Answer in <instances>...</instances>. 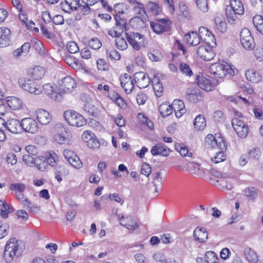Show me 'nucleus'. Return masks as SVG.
Here are the masks:
<instances>
[{
  "label": "nucleus",
  "mask_w": 263,
  "mask_h": 263,
  "mask_svg": "<svg viewBox=\"0 0 263 263\" xmlns=\"http://www.w3.org/2000/svg\"><path fill=\"white\" fill-rule=\"evenodd\" d=\"M71 0H65L60 3V7L62 10L66 13H70L72 11Z\"/></svg>",
  "instance_id": "603ef678"
},
{
  "label": "nucleus",
  "mask_w": 263,
  "mask_h": 263,
  "mask_svg": "<svg viewBox=\"0 0 263 263\" xmlns=\"http://www.w3.org/2000/svg\"><path fill=\"white\" fill-rule=\"evenodd\" d=\"M246 77L248 80L255 83L259 82L261 80L259 73L254 69H249L247 71Z\"/></svg>",
  "instance_id": "b1692460"
},
{
  "label": "nucleus",
  "mask_w": 263,
  "mask_h": 263,
  "mask_svg": "<svg viewBox=\"0 0 263 263\" xmlns=\"http://www.w3.org/2000/svg\"><path fill=\"white\" fill-rule=\"evenodd\" d=\"M20 86L24 90L35 95H38L42 92V88L35 82L29 79H21L19 80Z\"/></svg>",
  "instance_id": "20e7f679"
},
{
  "label": "nucleus",
  "mask_w": 263,
  "mask_h": 263,
  "mask_svg": "<svg viewBox=\"0 0 263 263\" xmlns=\"http://www.w3.org/2000/svg\"><path fill=\"white\" fill-rule=\"evenodd\" d=\"M175 149L179 152L180 154L182 157H192V154L191 153H189V151L187 146L184 145L182 144H177L175 145Z\"/></svg>",
  "instance_id": "58836bf2"
},
{
  "label": "nucleus",
  "mask_w": 263,
  "mask_h": 263,
  "mask_svg": "<svg viewBox=\"0 0 263 263\" xmlns=\"http://www.w3.org/2000/svg\"><path fill=\"white\" fill-rule=\"evenodd\" d=\"M64 117L67 122L72 126L79 127L86 123V121L83 116L74 110L65 111L64 113Z\"/></svg>",
  "instance_id": "7ed1b4c3"
},
{
  "label": "nucleus",
  "mask_w": 263,
  "mask_h": 263,
  "mask_svg": "<svg viewBox=\"0 0 263 263\" xmlns=\"http://www.w3.org/2000/svg\"><path fill=\"white\" fill-rule=\"evenodd\" d=\"M97 65L98 69L100 70L106 71L108 69V65L106 61L102 59H99L97 60Z\"/></svg>",
  "instance_id": "0e129e2a"
},
{
  "label": "nucleus",
  "mask_w": 263,
  "mask_h": 263,
  "mask_svg": "<svg viewBox=\"0 0 263 263\" xmlns=\"http://www.w3.org/2000/svg\"><path fill=\"white\" fill-rule=\"evenodd\" d=\"M232 124L234 130L239 137L244 138L247 136L249 133V127L244 120L234 118L232 120Z\"/></svg>",
  "instance_id": "423d86ee"
},
{
  "label": "nucleus",
  "mask_w": 263,
  "mask_h": 263,
  "mask_svg": "<svg viewBox=\"0 0 263 263\" xmlns=\"http://www.w3.org/2000/svg\"><path fill=\"white\" fill-rule=\"evenodd\" d=\"M60 88L65 92H68L76 87L74 79L70 76H66L59 82Z\"/></svg>",
  "instance_id": "ddd939ff"
},
{
  "label": "nucleus",
  "mask_w": 263,
  "mask_h": 263,
  "mask_svg": "<svg viewBox=\"0 0 263 263\" xmlns=\"http://www.w3.org/2000/svg\"><path fill=\"white\" fill-rule=\"evenodd\" d=\"M206 125L205 118L202 115L196 116L194 121V126L195 128L198 130H202L204 129Z\"/></svg>",
  "instance_id": "c9c22d12"
},
{
  "label": "nucleus",
  "mask_w": 263,
  "mask_h": 263,
  "mask_svg": "<svg viewBox=\"0 0 263 263\" xmlns=\"http://www.w3.org/2000/svg\"><path fill=\"white\" fill-rule=\"evenodd\" d=\"M6 102L8 106L13 110H19L23 107L22 101L20 99L15 97H8Z\"/></svg>",
  "instance_id": "4be33fe9"
},
{
  "label": "nucleus",
  "mask_w": 263,
  "mask_h": 263,
  "mask_svg": "<svg viewBox=\"0 0 263 263\" xmlns=\"http://www.w3.org/2000/svg\"><path fill=\"white\" fill-rule=\"evenodd\" d=\"M146 9L149 11L153 15L159 14L162 11V8L156 3L149 2L146 5Z\"/></svg>",
  "instance_id": "2f4dec72"
},
{
  "label": "nucleus",
  "mask_w": 263,
  "mask_h": 263,
  "mask_svg": "<svg viewBox=\"0 0 263 263\" xmlns=\"http://www.w3.org/2000/svg\"><path fill=\"white\" fill-rule=\"evenodd\" d=\"M87 146L91 149H98L100 147V144L99 140L97 139L96 135L93 138L88 141Z\"/></svg>",
  "instance_id": "6e6d98bb"
},
{
  "label": "nucleus",
  "mask_w": 263,
  "mask_h": 263,
  "mask_svg": "<svg viewBox=\"0 0 263 263\" xmlns=\"http://www.w3.org/2000/svg\"><path fill=\"white\" fill-rule=\"evenodd\" d=\"M67 49L70 53H75L79 50L78 45L73 41L70 42L67 44Z\"/></svg>",
  "instance_id": "680f3d73"
},
{
  "label": "nucleus",
  "mask_w": 263,
  "mask_h": 263,
  "mask_svg": "<svg viewBox=\"0 0 263 263\" xmlns=\"http://www.w3.org/2000/svg\"><path fill=\"white\" fill-rule=\"evenodd\" d=\"M253 23L256 29L263 34V16L256 15L253 17Z\"/></svg>",
  "instance_id": "ea45409f"
},
{
  "label": "nucleus",
  "mask_w": 263,
  "mask_h": 263,
  "mask_svg": "<svg viewBox=\"0 0 263 263\" xmlns=\"http://www.w3.org/2000/svg\"><path fill=\"white\" fill-rule=\"evenodd\" d=\"M10 190L15 192V196L23 194L26 189V186L22 183H12L9 185Z\"/></svg>",
  "instance_id": "473e14b6"
},
{
  "label": "nucleus",
  "mask_w": 263,
  "mask_h": 263,
  "mask_svg": "<svg viewBox=\"0 0 263 263\" xmlns=\"http://www.w3.org/2000/svg\"><path fill=\"white\" fill-rule=\"evenodd\" d=\"M125 35L128 42L132 46L133 48L136 50H139L142 46V44L139 43L138 41L135 40V37H132V35H130L127 33H126Z\"/></svg>",
  "instance_id": "79ce46f5"
},
{
  "label": "nucleus",
  "mask_w": 263,
  "mask_h": 263,
  "mask_svg": "<svg viewBox=\"0 0 263 263\" xmlns=\"http://www.w3.org/2000/svg\"><path fill=\"white\" fill-rule=\"evenodd\" d=\"M68 162L76 168H80L83 166L82 161L76 154L68 161Z\"/></svg>",
  "instance_id": "c03bdc74"
},
{
  "label": "nucleus",
  "mask_w": 263,
  "mask_h": 263,
  "mask_svg": "<svg viewBox=\"0 0 263 263\" xmlns=\"http://www.w3.org/2000/svg\"><path fill=\"white\" fill-rule=\"evenodd\" d=\"M36 118L38 121L43 125H47L51 121V117L49 112L43 109H39L36 111Z\"/></svg>",
  "instance_id": "6ab92c4d"
},
{
  "label": "nucleus",
  "mask_w": 263,
  "mask_h": 263,
  "mask_svg": "<svg viewBox=\"0 0 263 263\" xmlns=\"http://www.w3.org/2000/svg\"><path fill=\"white\" fill-rule=\"evenodd\" d=\"M137 6L134 8L135 14L138 15V17H142L145 14L144 5L141 3H137Z\"/></svg>",
  "instance_id": "8fccbe9b"
},
{
  "label": "nucleus",
  "mask_w": 263,
  "mask_h": 263,
  "mask_svg": "<svg viewBox=\"0 0 263 263\" xmlns=\"http://www.w3.org/2000/svg\"><path fill=\"white\" fill-rule=\"evenodd\" d=\"M193 236L199 242H205L208 239V232L203 228L197 227L194 231Z\"/></svg>",
  "instance_id": "5701e85b"
},
{
  "label": "nucleus",
  "mask_w": 263,
  "mask_h": 263,
  "mask_svg": "<svg viewBox=\"0 0 263 263\" xmlns=\"http://www.w3.org/2000/svg\"><path fill=\"white\" fill-rule=\"evenodd\" d=\"M186 99L190 102L197 103L203 100V95L197 87H191L187 89L186 94Z\"/></svg>",
  "instance_id": "f8f14e48"
},
{
  "label": "nucleus",
  "mask_w": 263,
  "mask_h": 263,
  "mask_svg": "<svg viewBox=\"0 0 263 263\" xmlns=\"http://www.w3.org/2000/svg\"><path fill=\"white\" fill-rule=\"evenodd\" d=\"M228 7H232L238 15L243 14L244 13L243 6L240 0H230V6Z\"/></svg>",
  "instance_id": "bb28decb"
},
{
  "label": "nucleus",
  "mask_w": 263,
  "mask_h": 263,
  "mask_svg": "<svg viewBox=\"0 0 263 263\" xmlns=\"http://www.w3.org/2000/svg\"><path fill=\"white\" fill-rule=\"evenodd\" d=\"M215 22L217 29L221 32H224L227 30V24L222 15L217 16L215 18Z\"/></svg>",
  "instance_id": "72a5a7b5"
},
{
  "label": "nucleus",
  "mask_w": 263,
  "mask_h": 263,
  "mask_svg": "<svg viewBox=\"0 0 263 263\" xmlns=\"http://www.w3.org/2000/svg\"><path fill=\"white\" fill-rule=\"evenodd\" d=\"M170 21L166 20H158L155 22H151L150 25L153 31L160 34L168 31L170 29Z\"/></svg>",
  "instance_id": "1a4fd4ad"
},
{
  "label": "nucleus",
  "mask_w": 263,
  "mask_h": 263,
  "mask_svg": "<svg viewBox=\"0 0 263 263\" xmlns=\"http://www.w3.org/2000/svg\"><path fill=\"white\" fill-rule=\"evenodd\" d=\"M180 71L186 76H191L193 75V72L190 69L189 66L185 63H181L180 64Z\"/></svg>",
  "instance_id": "864d4df0"
},
{
  "label": "nucleus",
  "mask_w": 263,
  "mask_h": 263,
  "mask_svg": "<svg viewBox=\"0 0 263 263\" xmlns=\"http://www.w3.org/2000/svg\"><path fill=\"white\" fill-rule=\"evenodd\" d=\"M204 142L205 144L210 145L212 148L216 146V144H217V141L212 134H209L205 137Z\"/></svg>",
  "instance_id": "5fc2aeb1"
},
{
  "label": "nucleus",
  "mask_w": 263,
  "mask_h": 263,
  "mask_svg": "<svg viewBox=\"0 0 263 263\" xmlns=\"http://www.w3.org/2000/svg\"><path fill=\"white\" fill-rule=\"evenodd\" d=\"M226 14L228 22L231 24H234L237 18L238 14L235 13L232 7H228V6L226 8Z\"/></svg>",
  "instance_id": "f704fd0d"
},
{
  "label": "nucleus",
  "mask_w": 263,
  "mask_h": 263,
  "mask_svg": "<svg viewBox=\"0 0 263 263\" xmlns=\"http://www.w3.org/2000/svg\"><path fill=\"white\" fill-rule=\"evenodd\" d=\"M197 83L200 88L207 91H211L214 88V86L211 81L203 76H199L197 78Z\"/></svg>",
  "instance_id": "412c9836"
},
{
  "label": "nucleus",
  "mask_w": 263,
  "mask_h": 263,
  "mask_svg": "<svg viewBox=\"0 0 263 263\" xmlns=\"http://www.w3.org/2000/svg\"><path fill=\"white\" fill-rule=\"evenodd\" d=\"M261 155V152L259 148H253L249 152L250 158L254 159H258Z\"/></svg>",
  "instance_id": "052dcab7"
},
{
  "label": "nucleus",
  "mask_w": 263,
  "mask_h": 263,
  "mask_svg": "<svg viewBox=\"0 0 263 263\" xmlns=\"http://www.w3.org/2000/svg\"><path fill=\"white\" fill-rule=\"evenodd\" d=\"M120 36L116 37V45L117 47L120 50H124L127 49V44L126 40L123 38L120 37Z\"/></svg>",
  "instance_id": "49530a36"
},
{
  "label": "nucleus",
  "mask_w": 263,
  "mask_h": 263,
  "mask_svg": "<svg viewBox=\"0 0 263 263\" xmlns=\"http://www.w3.org/2000/svg\"><path fill=\"white\" fill-rule=\"evenodd\" d=\"M34 166L40 171H44L48 166L46 158L43 156L36 157Z\"/></svg>",
  "instance_id": "c756f323"
},
{
  "label": "nucleus",
  "mask_w": 263,
  "mask_h": 263,
  "mask_svg": "<svg viewBox=\"0 0 263 263\" xmlns=\"http://www.w3.org/2000/svg\"><path fill=\"white\" fill-rule=\"evenodd\" d=\"M6 160L8 163L11 164L12 165L16 164L17 161L16 155L13 153H9L7 154Z\"/></svg>",
  "instance_id": "69168bd1"
},
{
  "label": "nucleus",
  "mask_w": 263,
  "mask_h": 263,
  "mask_svg": "<svg viewBox=\"0 0 263 263\" xmlns=\"http://www.w3.org/2000/svg\"><path fill=\"white\" fill-rule=\"evenodd\" d=\"M10 30L6 27H0V46L6 47L10 44Z\"/></svg>",
  "instance_id": "a211bd4d"
},
{
  "label": "nucleus",
  "mask_w": 263,
  "mask_h": 263,
  "mask_svg": "<svg viewBox=\"0 0 263 263\" xmlns=\"http://www.w3.org/2000/svg\"><path fill=\"white\" fill-rule=\"evenodd\" d=\"M243 253L246 259L249 262L256 263L258 261V256L256 253L250 248H245Z\"/></svg>",
  "instance_id": "393cba45"
},
{
  "label": "nucleus",
  "mask_w": 263,
  "mask_h": 263,
  "mask_svg": "<svg viewBox=\"0 0 263 263\" xmlns=\"http://www.w3.org/2000/svg\"><path fill=\"white\" fill-rule=\"evenodd\" d=\"M42 90L48 95L50 98L53 100H57L59 94L54 89L53 86L50 84H46L43 86Z\"/></svg>",
  "instance_id": "a878e982"
},
{
  "label": "nucleus",
  "mask_w": 263,
  "mask_h": 263,
  "mask_svg": "<svg viewBox=\"0 0 263 263\" xmlns=\"http://www.w3.org/2000/svg\"><path fill=\"white\" fill-rule=\"evenodd\" d=\"M210 71L216 78L220 79L224 77L227 73L231 75L235 74L234 69L227 63L212 64L210 67Z\"/></svg>",
  "instance_id": "f03ea898"
},
{
  "label": "nucleus",
  "mask_w": 263,
  "mask_h": 263,
  "mask_svg": "<svg viewBox=\"0 0 263 263\" xmlns=\"http://www.w3.org/2000/svg\"><path fill=\"white\" fill-rule=\"evenodd\" d=\"M58 157L57 155L53 152L49 153V155L48 158H46V161L47 164L53 166L58 160Z\"/></svg>",
  "instance_id": "4d7b16f0"
},
{
  "label": "nucleus",
  "mask_w": 263,
  "mask_h": 263,
  "mask_svg": "<svg viewBox=\"0 0 263 263\" xmlns=\"http://www.w3.org/2000/svg\"><path fill=\"white\" fill-rule=\"evenodd\" d=\"M45 73V70L43 67L36 66L31 69L30 74L35 80H40L44 77Z\"/></svg>",
  "instance_id": "c85d7f7f"
},
{
  "label": "nucleus",
  "mask_w": 263,
  "mask_h": 263,
  "mask_svg": "<svg viewBox=\"0 0 263 263\" xmlns=\"http://www.w3.org/2000/svg\"><path fill=\"white\" fill-rule=\"evenodd\" d=\"M201 37L196 32L191 31L185 34L184 36V40L190 45L196 46L201 41Z\"/></svg>",
  "instance_id": "aec40b11"
},
{
  "label": "nucleus",
  "mask_w": 263,
  "mask_h": 263,
  "mask_svg": "<svg viewBox=\"0 0 263 263\" xmlns=\"http://www.w3.org/2000/svg\"><path fill=\"white\" fill-rule=\"evenodd\" d=\"M134 81L137 86L140 89H142L148 86L151 79L147 73L140 71L135 73Z\"/></svg>",
  "instance_id": "9d476101"
},
{
  "label": "nucleus",
  "mask_w": 263,
  "mask_h": 263,
  "mask_svg": "<svg viewBox=\"0 0 263 263\" xmlns=\"http://www.w3.org/2000/svg\"><path fill=\"white\" fill-rule=\"evenodd\" d=\"M215 45L210 42V45L206 44L205 45L200 46L197 50V53L202 59L208 61H210L215 57V53L212 47Z\"/></svg>",
  "instance_id": "6e6552de"
},
{
  "label": "nucleus",
  "mask_w": 263,
  "mask_h": 263,
  "mask_svg": "<svg viewBox=\"0 0 263 263\" xmlns=\"http://www.w3.org/2000/svg\"><path fill=\"white\" fill-rule=\"evenodd\" d=\"M88 45L91 49L97 50L101 47L102 43L98 38L93 37L89 40Z\"/></svg>",
  "instance_id": "3c124183"
},
{
  "label": "nucleus",
  "mask_w": 263,
  "mask_h": 263,
  "mask_svg": "<svg viewBox=\"0 0 263 263\" xmlns=\"http://www.w3.org/2000/svg\"><path fill=\"white\" fill-rule=\"evenodd\" d=\"M151 153L153 156L160 155L166 157L169 155L170 149L164 144L159 143L152 146Z\"/></svg>",
  "instance_id": "dca6fc26"
},
{
  "label": "nucleus",
  "mask_w": 263,
  "mask_h": 263,
  "mask_svg": "<svg viewBox=\"0 0 263 263\" xmlns=\"http://www.w3.org/2000/svg\"><path fill=\"white\" fill-rule=\"evenodd\" d=\"M9 226L8 223L0 221V239H2L8 234Z\"/></svg>",
  "instance_id": "de8ad7c7"
},
{
  "label": "nucleus",
  "mask_w": 263,
  "mask_h": 263,
  "mask_svg": "<svg viewBox=\"0 0 263 263\" xmlns=\"http://www.w3.org/2000/svg\"><path fill=\"white\" fill-rule=\"evenodd\" d=\"M116 24L114 27L108 31V34L112 37L121 36L124 30L126 29V21L118 14L114 15Z\"/></svg>",
  "instance_id": "39448f33"
},
{
  "label": "nucleus",
  "mask_w": 263,
  "mask_h": 263,
  "mask_svg": "<svg viewBox=\"0 0 263 263\" xmlns=\"http://www.w3.org/2000/svg\"><path fill=\"white\" fill-rule=\"evenodd\" d=\"M67 135V132L64 130V132L55 134L54 136V139L60 144L68 143L69 140Z\"/></svg>",
  "instance_id": "e433bc0d"
},
{
  "label": "nucleus",
  "mask_w": 263,
  "mask_h": 263,
  "mask_svg": "<svg viewBox=\"0 0 263 263\" xmlns=\"http://www.w3.org/2000/svg\"><path fill=\"white\" fill-rule=\"evenodd\" d=\"M162 178L160 172H157L154 174L153 183L155 187L161 186L162 184Z\"/></svg>",
  "instance_id": "13d9d810"
},
{
  "label": "nucleus",
  "mask_w": 263,
  "mask_h": 263,
  "mask_svg": "<svg viewBox=\"0 0 263 263\" xmlns=\"http://www.w3.org/2000/svg\"><path fill=\"white\" fill-rule=\"evenodd\" d=\"M173 110V105L166 103H162L159 107V112L163 118L167 117L171 115Z\"/></svg>",
  "instance_id": "cd10ccee"
},
{
  "label": "nucleus",
  "mask_w": 263,
  "mask_h": 263,
  "mask_svg": "<svg viewBox=\"0 0 263 263\" xmlns=\"http://www.w3.org/2000/svg\"><path fill=\"white\" fill-rule=\"evenodd\" d=\"M119 219L120 221V224L128 230H134L138 227L137 222L133 219L132 216L125 217L123 215L121 217H119Z\"/></svg>",
  "instance_id": "f3484780"
},
{
  "label": "nucleus",
  "mask_w": 263,
  "mask_h": 263,
  "mask_svg": "<svg viewBox=\"0 0 263 263\" xmlns=\"http://www.w3.org/2000/svg\"><path fill=\"white\" fill-rule=\"evenodd\" d=\"M36 157L34 158L33 155L24 154L23 156V162L28 166L34 167Z\"/></svg>",
  "instance_id": "a18cd8bd"
},
{
  "label": "nucleus",
  "mask_w": 263,
  "mask_h": 263,
  "mask_svg": "<svg viewBox=\"0 0 263 263\" xmlns=\"http://www.w3.org/2000/svg\"><path fill=\"white\" fill-rule=\"evenodd\" d=\"M195 2L197 7L201 11L206 12L208 11L207 0H195Z\"/></svg>",
  "instance_id": "09e8293b"
},
{
  "label": "nucleus",
  "mask_w": 263,
  "mask_h": 263,
  "mask_svg": "<svg viewBox=\"0 0 263 263\" xmlns=\"http://www.w3.org/2000/svg\"><path fill=\"white\" fill-rule=\"evenodd\" d=\"M129 35H132L133 37H135L138 42L142 44V46H144V36L138 32H131Z\"/></svg>",
  "instance_id": "338daca9"
},
{
  "label": "nucleus",
  "mask_w": 263,
  "mask_h": 263,
  "mask_svg": "<svg viewBox=\"0 0 263 263\" xmlns=\"http://www.w3.org/2000/svg\"><path fill=\"white\" fill-rule=\"evenodd\" d=\"M205 259L207 263H217L219 258L213 251H208L205 254Z\"/></svg>",
  "instance_id": "a19ab883"
},
{
  "label": "nucleus",
  "mask_w": 263,
  "mask_h": 263,
  "mask_svg": "<svg viewBox=\"0 0 263 263\" xmlns=\"http://www.w3.org/2000/svg\"><path fill=\"white\" fill-rule=\"evenodd\" d=\"M25 249L24 243L12 237L7 242L3 253V258L7 263L20 257Z\"/></svg>",
  "instance_id": "f257e3e1"
},
{
  "label": "nucleus",
  "mask_w": 263,
  "mask_h": 263,
  "mask_svg": "<svg viewBox=\"0 0 263 263\" xmlns=\"http://www.w3.org/2000/svg\"><path fill=\"white\" fill-rule=\"evenodd\" d=\"M22 130L27 133L34 134L38 131L37 122L31 118H26L21 121Z\"/></svg>",
  "instance_id": "9b49d317"
},
{
  "label": "nucleus",
  "mask_w": 263,
  "mask_h": 263,
  "mask_svg": "<svg viewBox=\"0 0 263 263\" xmlns=\"http://www.w3.org/2000/svg\"><path fill=\"white\" fill-rule=\"evenodd\" d=\"M244 192L249 200L253 201L257 196L256 189L254 187L246 189Z\"/></svg>",
  "instance_id": "37998d69"
},
{
  "label": "nucleus",
  "mask_w": 263,
  "mask_h": 263,
  "mask_svg": "<svg viewBox=\"0 0 263 263\" xmlns=\"http://www.w3.org/2000/svg\"><path fill=\"white\" fill-rule=\"evenodd\" d=\"M154 259L157 261L161 262L166 263L167 260L164 254L161 252H157L153 255Z\"/></svg>",
  "instance_id": "774afa93"
},
{
  "label": "nucleus",
  "mask_w": 263,
  "mask_h": 263,
  "mask_svg": "<svg viewBox=\"0 0 263 263\" xmlns=\"http://www.w3.org/2000/svg\"><path fill=\"white\" fill-rule=\"evenodd\" d=\"M152 84H153V89L157 97H160L163 91V86L162 84L160 82L159 79L155 77L151 80Z\"/></svg>",
  "instance_id": "7c9ffc66"
},
{
  "label": "nucleus",
  "mask_w": 263,
  "mask_h": 263,
  "mask_svg": "<svg viewBox=\"0 0 263 263\" xmlns=\"http://www.w3.org/2000/svg\"><path fill=\"white\" fill-rule=\"evenodd\" d=\"M198 34L199 35V37H201V41L206 44L210 45V42H211L214 45H216L214 36L206 28L200 27L198 30Z\"/></svg>",
  "instance_id": "2eb2a0df"
},
{
  "label": "nucleus",
  "mask_w": 263,
  "mask_h": 263,
  "mask_svg": "<svg viewBox=\"0 0 263 263\" xmlns=\"http://www.w3.org/2000/svg\"><path fill=\"white\" fill-rule=\"evenodd\" d=\"M226 156L224 153L222 151L217 152L216 156L212 158V161L215 163H218L219 162L223 161L225 160Z\"/></svg>",
  "instance_id": "bf43d9fd"
},
{
  "label": "nucleus",
  "mask_w": 263,
  "mask_h": 263,
  "mask_svg": "<svg viewBox=\"0 0 263 263\" xmlns=\"http://www.w3.org/2000/svg\"><path fill=\"white\" fill-rule=\"evenodd\" d=\"M240 41L243 48L248 50H251L255 47L254 39L249 30L247 28H243L240 31Z\"/></svg>",
  "instance_id": "0eeeda50"
},
{
  "label": "nucleus",
  "mask_w": 263,
  "mask_h": 263,
  "mask_svg": "<svg viewBox=\"0 0 263 263\" xmlns=\"http://www.w3.org/2000/svg\"><path fill=\"white\" fill-rule=\"evenodd\" d=\"M147 55L150 60L153 62H159L163 59V55L158 50H153L148 52Z\"/></svg>",
  "instance_id": "4c0bfd02"
},
{
  "label": "nucleus",
  "mask_w": 263,
  "mask_h": 263,
  "mask_svg": "<svg viewBox=\"0 0 263 263\" xmlns=\"http://www.w3.org/2000/svg\"><path fill=\"white\" fill-rule=\"evenodd\" d=\"M3 125L12 133L18 134L22 132L21 122L17 119L10 118Z\"/></svg>",
  "instance_id": "4468645a"
},
{
  "label": "nucleus",
  "mask_w": 263,
  "mask_h": 263,
  "mask_svg": "<svg viewBox=\"0 0 263 263\" xmlns=\"http://www.w3.org/2000/svg\"><path fill=\"white\" fill-rule=\"evenodd\" d=\"M126 9V6L123 3H117L114 5V11L119 14H123Z\"/></svg>",
  "instance_id": "e2e57ef3"
}]
</instances>
